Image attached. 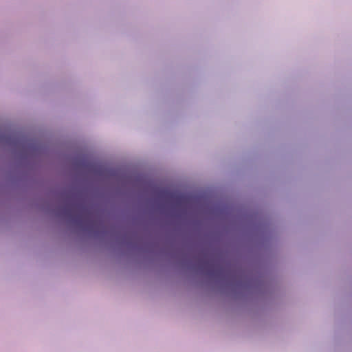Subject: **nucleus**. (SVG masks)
Here are the masks:
<instances>
[{"instance_id":"f03ea898","label":"nucleus","mask_w":352,"mask_h":352,"mask_svg":"<svg viewBox=\"0 0 352 352\" xmlns=\"http://www.w3.org/2000/svg\"><path fill=\"white\" fill-rule=\"evenodd\" d=\"M245 221H248V219H245ZM250 220H252V219H251Z\"/></svg>"},{"instance_id":"f257e3e1","label":"nucleus","mask_w":352,"mask_h":352,"mask_svg":"<svg viewBox=\"0 0 352 352\" xmlns=\"http://www.w3.org/2000/svg\"><path fill=\"white\" fill-rule=\"evenodd\" d=\"M67 223H71L72 226H79V227H95L101 226L102 223H104L105 221H67Z\"/></svg>"}]
</instances>
